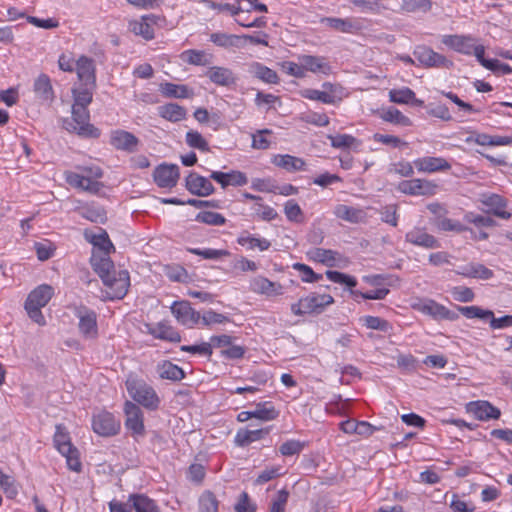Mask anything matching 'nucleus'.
Returning a JSON list of instances; mask_svg holds the SVG:
<instances>
[{
	"label": "nucleus",
	"instance_id": "f257e3e1",
	"mask_svg": "<svg viewBox=\"0 0 512 512\" xmlns=\"http://www.w3.org/2000/svg\"><path fill=\"white\" fill-rule=\"evenodd\" d=\"M109 254L103 251H92L90 263L107 288L106 298L122 299L128 292L130 276L127 270H115Z\"/></svg>",
	"mask_w": 512,
	"mask_h": 512
},
{
	"label": "nucleus",
	"instance_id": "f03ea898",
	"mask_svg": "<svg viewBox=\"0 0 512 512\" xmlns=\"http://www.w3.org/2000/svg\"><path fill=\"white\" fill-rule=\"evenodd\" d=\"M54 295V288L48 284H41L33 289L25 301V310L28 316L38 325L46 324L41 308L45 307Z\"/></svg>",
	"mask_w": 512,
	"mask_h": 512
},
{
	"label": "nucleus",
	"instance_id": "7ed1b4c3",
	"mask_svg": "<svg viewBox=\"0 0 512 512\" xmlns=\"http://www.w3.org/2000/svg\"><path fill=\"white\" fill-rule=\"evenodd\" d=\"M125 384L129 396L137 404L151 411L158 409L160 398L152 386L137 378H128Z\"/></svg>",
	"mask_w": 512,
	"mask_h": 512
},
{
	"label": "nucleus",
	"instance_id": "20e7f679",
	"mask_svg": "<svg viewBox=\"0 0 512 512\" xmlns=\"http://www.w3.org/2000/svg\"><path fill=\"white\" fill-rule=\"evenodd\" d=\"M71 118L63 120V127L68 132H74L85 138H98L100 130L90 123L88 108L72 106Z\"/></svg>",
	"mask_w": 512,
	"mask_h": 512
},
{
	"label": "nucleus",
	"instance_id": "39448f33",
	"mask_svg": "<svg viewBox=\"0 0 512 512\" xmlns=\"http://www.w3.org/2000/svg\"><path fill=\"white\" fill-rule=\"evenodd\" d=\"M53 442L56 449L66 458L68 468L80 472L82 465L78 457V450L71 443L69 432L64 425H56Z\"/></svg>",
	"mask_w": 512,
	"mask_h": 512
},
{
	"label": "nucleus",
	"instance_id": "423d86ee",
	"mask_svg": "<svg viewBox=\"0 0 512 512\" xmlns=\"http://www.w3.org/2000/svg\"><path fill=\"white\" fill-rule=\"evenodd\" d=\"M74 315L78 318V330L81 336L87 340L98 337L97 314L94 310L79 305L74 307Z\"/></svg>",
	"mask_w": 512,
	"mask_h": 512
},
{
	"label": "nucleus",
	"instance_id": "0eeeda50",
	"mask_svg": "<svg viewBox=\"0 0 512 512\" xmlns=\"http://www.w3.org/2000/svg\"><path fill=\"white\" fill-rule=\"evenodd\" d=\"M413 55L418 61V65L425 68H451L453 62L447 59L444 55L435 52L432 48L419 45L416 46Z\"/></svg>",
	"mask_w": 512,
	"mask_h": 512
},
{
	"label": "nucleus",
	"instance_id": "6e6552de",
	"mask_svg": "<svg viewBox=\"0 0 512 512\" xmlns=\"http://www.w3.org/2000/svg\"><path fill=\"white\" fill-rule=\"evenodd\" d=\"M92 428L98 435L109 437L118 433L120 430V423L115 419L113 414L107 411H102L93 416Z\"/></svg>",
	"mask_w": 512,
	"mask_h": 512
},
{
	"label": "nucleus",
	"instance_id": "1a4fd4ad",
	"mask_svg": "<svg viewBox=\"0 0 512 512\" xmlns=\"http://www.w3.org/2000/svg\"><path fill=\"white\" fill-rule=\"evenodd\" d=\"M124 412L126 416L125 426L132 431L134 436H143L145 433L144 417L140 407L131 401L124 404Z\"/></svg>",
	"mask_w": 512,
	"mask_h": 512
},
{
	"label": "nucleus",
	"instance_id": "9d476101",
	"mask_svg": "<svg viewBox=\"0 0 512 512\" xmlns=\"http://www.w3.org/2000/svg\"><path fill=\"white\" fill-rule=\"evenodd\" d=\"M437 185L425 179L403 180L398 184V190L407 195L431 196L436 193Z\"/></svg>",
	"mask_w": 512,
	"mask_h": 512
},
{
	"label": "nucleus",
	"instance_id": "9b49d317",
	"mask_svg": "<svg viewBox=\"0 0 512 512\" xmlns=\"http://www.w3.org/2000/svg\"><path fill=\"white\" fill-rule=\"evenodd\" d=\"M171 312L180 324L188 328L200 323V313L195 311L188 301H175L171 306Z\"/></svg>",
	"mask_w": 512,
	"mask_h": 512
},
{
	"label": "nucleus",
	"instance_id": "f8f14e48",
	"mask_svg": "<svg viewBox=\"0 0 512 512\" xmlns=\"http://www.w3.org/2000/svg\"><path fill=\"white\" fill-rule=\"evenodd\" d=\"M479 202L488 207L487 213L493 214L501 219L508 220L511 213L505 211L507 200L499 194L484 192L479 194Z\"/></svg>",
	"mask_w": 512,
	"mask_h": 512
},
{
	"label": "nucleus",
	"instance_id": "ddd939ff",
	"mask_svg": "<svg viewBox=\"0 0 512 512\" xmlns=\"http://www.w3.org/2000/svg\"><path fill=\"white\" fill-rule=\"evenodd\" d=\"M179 176V167L176 164H160L153 172L154 181L161 188L176 186Z\"/></svg>",
	"mask_w": 512,
	"mask_h": 512
},
{
	"label": "nucleus",
	"instance_id": "4468645a",
	"mask_svg": "<svg viewBox=\"0 0 512 512\" xmlns=\"http://www.w3.org/2000/svg\"><path fill=\"white\" fill-rule=\"evenodd\" d=\"M186 189L198 197H207L214 193L215 188L210 180L195 172H190L185 179Z\"/></svg>",
	"mask_w": 512,
	"mask_h": 512
},
{
	"label": "nucleus",
	"instance_id": "2eb2a0df",
	"mask_svg": "<svg viewBox=\"0 0 512 512\" xmlns=\"http://www.w3.org/2000/svg\"><path fill=\"white\" fill-rule=\"evenodd\" d=\"M110 144L117 150L133 153L137 150L139 139L131 132L117 129L110 134Z\"/></svg>",
	"mask_w": 512,
	"mask_h": 512
},
{
	"label": "nucleus",
	"instance_id": "dca6fc26",
	"mask_svg": "<svg viewBox=\"0 0 512 512\" xmlns=\"http://www.w3.org/2000/svg\"><path fill=\"white\" fill-rule=\"evenodd\" d=\"M405 240L413 245L426 249L440 248V242L431 234L427 233L425 228L414 227L405 235Z\"/></svg>",
	"mask_w": 512,
	"mask_h": 512
},
{
	"label": "nucleus",
	"instance_id": "f3484780",
	"mask_svg": "<svg viewBox=\"0 0 512 512\" xmlns=\"http://www.w3.org/2000/svg\"><path fill=\"white\" fill-rule=\"evenodd\" d=\"M250 290L267 297L283 294V286L280 283L270 281L263 276H256L250 281Z\"/></svg>",
	"mask_w": 512,
	"mask_h": 512
},
{
	"label": "nucleus",
	"instance_id": "a211bd4d",
	"mask_svg": "<svg viewBox=\"0 0 512 512\" xmlns=\"http://www.w3.org/2000/svg\"><path fill=\"white\" fill-rule=\"evenodd\" d=\"M474 41L470 35H443L441 38L445 46L464 55H472Z\"/></svg>",
	"mask_w": 512,
	"mask_h": 512
},
{
	"label": "nucleus",
	"instance_id": "6ab92c4d",
	"mask_svg": "<svg viewBox=\"0 0 512 512\" xmlns=\"http://www.w3.org/2000/svg\"><path fill=\"white\" fill-rule=\"evenodd\" d=\"M205 76L209 78V80L218 86L223 87H231L236 85L237 77L234 72L223 66H213L210 67L206 72Z\"/></svg>",
	"mask_w": 512,
	"mask_h": 512
},
{
	"label": "nucleus",
	"instance_id": "aec40b11",
	"mask_svg": "<svg viewBox=\"0 0 512 512\" xmlns=\"http://www.w3.org/2000/svg\"><path fill=\"white\" fill-rule=\"evenodd\" d=\"M75 64L79 81L83 83V85L96 86V68L94 60L82 55Z\"/></svg>",
	"mask_w": 512,
	"mask_h": 512
},
{
	"label": "nucleus",
	"instance_id": "412c9836",
	"mask_svg": "<svg viewBox=\"0 0 512 512\" xmlns=\"http://www.w3.org/2000/svg\"><path fill=\"white\" fill-rule=\"evenodd\" d=\"M159 17L153 14L142 16L140 20H133L129 22V29L138 36L143 37L145 40L154 38L153 25L157 23Z\"/></svg>",
	"mask_w": 512,
	"mask_h": 512
},
{
	"label": "nucleus",
	"instance_id": "4be33fe9",
	"mask_svg": "<svg viewBox=\"0 0 512 512\" xmlns=\"http://www.w3.org/2000/svg\"><path fill=\"white\" fill-rule=\"evenodd\" d=\"M33 91L36 98L42 103H52L55 94L51 83V79L48 75L42 73L35 80L33 84Z\"/></svg>",
	"mask_w": 512,
	"mask_h": 512
},
{
	"label": "nucleus",
	"instance_id": "5701e85b",
	"mask_svg": "<svg viewBox=\"0 0 512 512\" xmlns=\"http://www.w3.org/2000/svg\"><path fill=\"white\" fill-rule=\"evenodd\" d=\"M468 411L473 413L475 418L481 421L498 419L501 415L500 410L488 401L470 402L468 405Z\"/></svg>",
	"mask_w": 512,
	"mask_h": 512
},
{
	"label": "nucleus",
	"instance_id": "b1692460",
	"mask_svg": "<svg viewBox=\"0 0 512 512\" xmlns=\"http://www.w3.org/2000/svg\"><path fill=\"white\" fill-rule=\"evenodd\" d=\"M66 181L71 186L90 192L92 194H97L103 187L101 182L93 180L91 177H86L83 174L81 175L74 172H69L66 174Z\"/></svg>",
	"mask_w": 512,
	"mask_h": 512
},
{
	"label": "nucleus",
	"instance_id": "393cba45",
	"mask_svg": "<svg viewBox=\"0 0 512 512\" xmlns=\"http://www.w3.org/2000/svg\"><path fill=\"white\" fill-rule=\"evenodd\" d=\"M210 179L219 183L222 188H226L229 185L243 186L248 182L246 175L243 172L236 170H232L227 173L221 171H213L210 174Z\"/></svg>",
	"mask_w": 512,
	"mask_h": 512
},
{
	"label": "nucleus",
	"instance_id": "a878e982",
	"mask_svg": "<svg viewBox=\"0 0 512 512\" xmlns=\"http://www.w3.org/2000/svg\"><path fill=\"white\" fill-rule=\"evenodd\" d=\"M334 303V298L329 294L311 293L302 298L305 310L311 313H321L324 308Z\"/></svg>",
	"mask_w": 512,
	"mask_h": 512
},
{
	"label": "nucleus",
	"instance_id": "bb28decb",
	"mask_svg": "<svg viewBox=\"0 0 512 512\" xmlns=\"http://www.w3.org/2000/svg\"><path fill=\"white\" fill-rule=\"evenodd\" d=\"M455 273L466 278H475L480 280H489L494 276V272L491 269L476 262L460 266Z\"/></svg>",
	"mask_w": 512,
	"mask_h": 512
},
{
	"label": "nucleus",
	"instance_id": "cd10ccee",
	"mask_svg": "<svg viewBox=\"0 0 512 512\" xmlns=\"http://www.w3.org/2000/svg\"><path fill=\"white\" fill-rule=\"evenodd\" d=\"M334 215L350 223H362L367 220V213L364 209L355 208L345 204H338L334 208Z\"/></svg>",
	"mask_w": 512,
	"mask_h": 512
},
{
	"label": "nucleus",
	"instance_id": "c85d7f7f",
	"mask_svg": "<svg viewBox=\"0 0 512 512\" xmlns=\"http://www.w3.org/2000/svg\"><path fill=\"white\" fill-rule=\"evenodd\" d=\"M275 166L282 168L288 172H297V171H305L306 163L305 161L296 156H292L289 154H278L273 156L271 161Z\"/></svg>",
	"mask_w": 512,
	"mask_h": 512
},
{
	"label": "nucleus",
	"instance_id": "c756f323",
	"mask_svg": "<svg viewBox=\"0 0 512 512\" xmlns=\"http://www.w3.org/2000/svg\"><path fill=\"white\" fill-rule=\"evenodd\" d=\"M421 311L424 314L429 315L436 320L445 319V320L455 321L459 317L456 312L449 310L444 305L439 304L433 300H430L429 302L425 303L422 306Z\"/></svg>",
	"mask_w": 512,
	"mask_h": 512
},
{
	"label": "nucleus",
	"instance_id": "7c9ffc66",
	"mask_svg": "<svg viewBox=\"0 0 512 512\" xmlns=\"http://www.w3.org/2000/svg\"><path fill=\"white\" fill-rule=\"evenodd\" d=\"M414 164L418 171L433 173L436 171H445L451 168V165L441 157H423L416 159Z\"/></svg>",
	"mask_w": 512,
	"mask_h": 512
},
{
	"label": "nucleus",
	"instance_id": "2f4dec72",
	"mask_svg": "<svg viewBox=\"0 0 512 512\" xmlns=\"http://www.w3.org/2000/svg\"><path fill=\"white\" fill-rule=\"evenodd\" d=\"M248 72L255 78L267 84H278L279 77L276 71L265 66L260 62H252L249 64Z\"/></svg>",
	"mask_w": 512,
	"mask_h": 512
},
{
	"label": "nucleus",
	"instance_id": "473e14b6",
	"mask_svg": "<svg viewBox=\"0 0 512 512\" xmlns=\"http://www.w3.org/2000/svg\"><path fill=\"white\" fill-rule=\"evenodd\" d=\"M299 61L302 64L303 71H310L313 73L329 74L331 71L330 65L323 57L312 55H301Z\"/></svg>",
	"mask_w": 512,
	"mask_h": 512
},
{
	"label": "nucleus",
	"instance_id": "72a5a7b5",
	"mask_svg": "<svg viewBox=\"0 0 512 512\" xmlns=\"http://www.w3.org/2000/svg\"><path fill=\"white\" fill-rule=\"evenodd\" d=\"M389 99L396 104H412L415 106H422L423 100L417 99L413 90L408 87L401 89H392L389 91Z\"/></svg>",
	"mask_w": 512,
	"mask_h": 512
},
{
	"label": "nucleus",
	"instance_id": "f704fd0d",
	"mask_svg": "<svg viewBox=\"0 0 512 512\" xmlns=\"http://www.w3.org/2000/svg\"><path fill=\"white\" fill-rule=\"evenodd\" d=\"M128 503L136 512H161L155 501L144 494L129 495Z\"/></svg>",
	"mask_w": 512,
	"mask_h": 512
},
{
	"label": "nucleus",
	"instance_id": "c9c22d12",
	"mask_svg": "<svg viewBox=\"0 0 512 512\" xmlns=\"http://www.w3.org/2000/svg\"><path fill=\"white\" fill-rule=\"evenodd\" d=\"M307 255L313 261L320 262L328 267H335L337 266L339 253L331 249L313 248L308 251Z\"/></svg>",
	"mask_w": 512,
	"mask_h": 512
},
{
	"label": "nucleus",
	"instance_id": "e433bc0d",
	"mask_svg": "<svg viewBox=\"0 0 512 512\" xmlns=\"http://www.w3.org/2000/svg\"><path fill=\"white\" fill-rule=\"evenodd\" d=\"M85 238L93 245L92 251L111 253V251L115 250L107 232L103 229H99V233L97 234L85 232Z\"/></svg>",
	"mask_w": 512,
	"mask_h": 512
},
{
	"label": "nucleus",
	"instance_id": "4c0bfd02",
	"mask_svg": "<svg viewBox=\"0 0 512 512\" xmlns=\"http://www.w3.org/2000/svg\"><path fill=\"white\" fill-rule=\"evenodd\" d=\"M269 433L268 429H239L236 433L234 442L239 447H246L252 442L261 440Z\"/></svg>",
	"mask_w": 512,
	"mask_h": 512
},
{
	"label": "nucleus",
	"instance_id": "58836bf2",
	"mask_svg": "<svg viewBox=\"0 0 512 512\" xmlns=\"http://www.w3.org/2000/svg\"><path fill=\"white\" fill-rule=\"evenodd\" d=\"M210 41L215 45L229 49V48H243V37L235 34L227 33H212L210 35Z\"/></svg>",
	"mask_w": 512,
	"mask_h": 512
},
{
	"label": "nucleus",
	"instance_id": "ea45409f",
	"mask_svg": "<svg viewBox=\"0 0 512 512\" xmlns=\"http://www.w3.org/2000/svg\"><path fill=\"white\" fill-rule=\"evenodd\" d=\"M160 92L165 97L177 99L191 98L194 95L193 91L186 85L174 84L170 82L160 84Z\"/></svg>",
	"mask_w": 512,
	"mask_h": 512
},
{
	"label": "nucleus",
	"instance_id": "a19ab883",
	"mask_svg": "<svg viewBox=\"0 0 512 512\" xmlns=\"http://www.w3.org/2000/svg\"><path fill=\"white\" fill-rule=\"evenodd\" d=\"M158 113L162 118L170 122L182 121L187 115L186 109L176 103H169L160 106L158 108Z\"/></svg>",
	"mask_w": 512,
	"mask_h": 512
},
{
	"label": "nucleus",
	"instance_id": "79ce46f5",
	"mask_svg": "<svg viewBox=\"0 0 512 512\" xmlns=\"http://www.w3.org/2000/svg\"><path fill=\"white\" fill-rule=\"evenodd\" d=\"M237 243L251 250L258 248L260 251H266L271 246V242L269 240L265 238H257L247 231H244L239 235Z\"/></svg>",
	"mask_w": 512,
	"mask_h": 512
},
{
	"label": "nucleus",
	"instance_id": "37998d69",
	"mask_svg": "<svg viewBox=\"0 0 512 512\" xmlns=\"http://www.w3.org/2000/svg\"><path fill=\"white\" fill-rule=\"evenodd\" d=\"M331 29L343 33H353L359 29V25L348 18L326 17L321 20Z\"/></svg>",
	"mask_w": 512,
	"mask_h": 512
},
{
	"label": "nucleus",
	"instance_id": "c03bdc74",
	"mask_svg": "<svg viewBox=\"0 0 512 512\" xmlns=\"http://www.w3.org/2000/svg\"><path fill=\"white\" fill-rule=\"evenodd\" d=\"M158 374L162 379L172 381H180L185 377V373L181 367L170 361H164L157 367Z\"/></svg>",
	"mask_w": 512,
	"mask_h": 512
},
{
	"label": "nucleus",
	"instance_id": "a18cd8bd",
	"mask_svg": "<svg viewBox=\"0 0 512 512\" xmlns=\"http://www.w3.org/2000/svg\"><path fill=\"white\" fill-rule=\"evenodd\" d=\"M96 86L92 85H83L80 88H75L72 90L74 103L72 106L87 108L88 105L92 102L93 99V91Z\"/></svg>",
	"mask_w": 512,
	"mask_h": 512
},
{
	"label": "nucleus",
	"instance_id": "49530a36",
	"mask_svg": "<svg viewBox=\"0 0 512 512\" xmlns=\"http://www.w3.org/2000/svg\"><path fill=\"white\" fill-rule=\"evenodd\" d=\"M474 143L481 146H505L512 144V137L491 136L486 133H475Z\"/></svg>",
	"mask_w": 512,
	"mask_h": 512
},
{
	"label": "nucleus",
	"instance_id": "de8ad7c7",
	"mask_svg": "<svg viewBox=\"0 0 512 512\" xmlns=\"http://www.w3.org/2000/svg\"><path fill=\"white\" fill-rule=\"evenodd\" d=\"M181 59L191 65L207 66L211 62V56H208L202 50L190 49L181 54Z\"/></svg>",
	"mask_w": 512,
	"mask_h": 512
},
{
	"label": "nucleus",
	"instance_id": "09e8293b",
	"mask_svg": "<svg viewBox=\"0 0 512 512\" xmlns=\"http://www.w3.org/2000/svg\"><path fill=\"white\" fill-rule=\"evenodd\" d=\"M431 0H402L400 9L407 13H427L432 9Z\"/></svg>",
	"mask_w": 512,
	"mask_h": 512
},
{
	"label": "nucleus",
	"instance_id": "8fccbe9b",
	"mask_svg": "<svg viewBox=\"0 0 512 512\" xmlns=\"http://www.w3.org/2000/svg\"><path fill=\"white\" fill-rule=\"evenodd\" d=\"M152 334L157 339L168 340L170 342H179L181 340L180 334L172 327L159 323L157 327L150 329Z\"/></svg>",
	"mask_w": 512,
	"mask_h": 512
},
{
	"label": "nucleus",
	"instance_id": "3c124183",
	"mask_svg": "<svg viewBox=\"0 0 512 512\" xmlns=\"http://www.w3.org/2000/svg\"><path fill=\"white\" fill-rule=\"evenodd\" d=\"M278 411L271 402H263L256 405L253 410V418L264 421L274 420L278 417Z\"/></svg>",
	"mask_w": 512,
	"mask_h": 512
},
{
	"label": "nucleus",
	"instance_id": "603ef678",
	"mask_svg": "<svg viewBox=\"0 0 512 512\" xmlns=\"http://www.w3.org/2000/svg\"><path fill=\"white\" fill-rule=\"evenodd\" d=\"M381 118L386 121L400 126H410L411 120L405 116L400 110L389 107L381 114Z\"/></svg>",
	"mask_w": 512,
	"mask_h": 512
},
{
	"label": "nucleus",
	"instance_id": "864d4df0",
	"mask_svg": "<svg viewBox=\"0 0 512 512\" xmlns=\"http://www.w3.org/2000/svg\"><path fill=\"white\" fill-rule=\"evenodd\" d=\"M457 310L468 319L478 318L488 321V318L492 317L491 310L483 309L479 306H457Z\"/></svg>",
	"mask_w": 512,
	"mask_h": 512
},
{
	"label": "nucleus",
	"instance_id": "5fc2aeb1",
	"mask_svg": "<svg viewBox=\"0 0 512 512\" xmlns=\"http://www.w3.org/2000/svg\"><path fill=\"white\" fill-rule=\"evenodd\" d=\"M198 505L199 512H218L219 501L213 492L206 490L199 497Z\"/></svg>",
	"mask_w": 512,
	"mask_h": 512
},
{
	"label": "nucleus",
	"instance_id": "6e6d98bb",
	"mask_svg": "<svg viewBox=\"0 0 512 512\" xmlns=\"http://www.w3.org/2000/svg\"><path fill=\"white\" fill-rule=\"evenodd\" d=\"M186 144L194 149H198L202 152H209V144L207 140L195 130H190L185 135Z\"/></svg>",
	"mask_w": 512,
	"mask_h": 512
},
{
	"label": "nucleus",
	"instance_id": "4d7b16f0",
	"mask_svg": "<svg viewBox=\"0 0 512 512\" xmlns=\"http://www.w3.org/2000/svg\"><path fill=\"white\" fill-rule=\"evenodd\" d=\"M188 252L201 256L204 259L208 260H218L223 257H229L230 252L225 249H212V248H206V249H200V248H188Z\"/></svg>",
	"mask_w": 512,
	"mask_h": 512
},
{
	"label": "nucleus",
	"instance_id": "13d9d810",
	"mask_svg": "<svg viewBox=\"0 0 512 512\" xmlns=\"http://www.w3.org/2000/svg\"><path fill=\"white\" fill-rule=\"evenodd\" d=\"M195 221L207 225L221 226L226 223V218L222 214L217 212L202 211L196 215Z\"/></svg>",
	"mask_w": 512,
	"mask_h": 512
},
{
	"label": "nucleus",
	"instance_id": "bf43d9fd",
	"mask_svg": "<svg viewBox=\"0 0 512 512\" xmlns=\"http://www.w3.org/2000/svg\"><path fill=\"white\" fill-rule=\"evenodd\" d=\"M434 225L437 229L441 231H453V232H463L468 230V227L461 224L459 221H455L449 218H437L434 222Z\"/></svg>",
	"mask_w": 512,
	"mask_h": 512
},
{
	"label": "nucleus",
	"instance_id": "052dcab7",
	"mask_svg": "<svg viewBox=\"0 0 512 512\" xmlns=\"http://www.w3.org/2000/svg\"><path fill=\"white\" fill-rule=\"evenodd\" d=\"M325 275L330 281L334 283L345 284L350 288L355 287L357 285V280L355 277L338 271L327 270L325 272Z\"/></svg>",
	"mask_w": 512,
	"mask_h": 512
},
{
	"label": "nucleus",
	"instance_id": "680f3d73",
	"mask_svg": "<svg viewBox=\"0 0 512 512\" xmlns=\"http://www.w3.org/2000/svg\"><path fill=\"white\" fill-rule=\"evenodd\" d=\"M302 96L310 100L320 101L324 104H333L335 102L333 95L317 89H306L302 92Z\"/></svg>",
	"mask_w": 512,
	"mask_h": 512
},
{
	"label": "nucleus",
	"instance_id": "e2e57ef3",
	"mask_svg": "<svg viewBox=\"0 0 512 512\" xmlns=\"http://www.w3.org/2000/svg\"><path fill=\"white\" fill-rule=\"evenodd\" d=\"M229 321L230 319L228 316L221 313H217L213 310H208L202 316L200 315V323L203 326H210L212 324H223Z\"/></svg>",
	"mask_w": 512,
	"mask_h": 512
},
{
	"label": "nucleus",
	"instance_id": "0e129e2a",
	"mask_svg": "<svg viewBox=\"0 0 512 512\" xmlns=\"http://www.w3.org/2000/svg\"><path fill=\"white\" fill-rule=\"evenodd\" d=\"M293 268L300 272L301 279L303 282L313 283L318 282L322 279L321 274L315 273L311 267L302 263H295Z\"/></svg>",
	"mask_w": 512,
	"mask_h": 512
},
{
	"label": "nucleus",
	"instance_id": "69168bd1",
	"mask_svg": "<svg viewBox=\"0 0 512 512\" xmlns=\"http://www.w3.org/2000/svg\"><path fill=\"white\" fill-rule=\"evenodd\" d=\"M363 323L369 329L382 332H388L391 328V324L387 320L377 316H366L363 318Z\"/></svg>",
	"mask_w": 512,
	"mask_h": 512
},
{
	"label": "nucleus",
	"instance_id": "338daca9",
	"mask_svg": "<svg viewBox=\"0 0 512 512\" xmlns=\"http://www.w3.org/2000/svg\"><path fill=\"white\" fill-rule=\"evenodd\" d=\"M451 295L454 300L463 303L471 302L475 298L473 290L466 286H457L452 288Z\"/></svg>",
	"mask_w": 512,
	"mask_h": 512
},
{
	"label": "nucleus",
	"instance_id": "774afa93",
	"mask_svg": "<svg viewBox=\"0 0 512 512\" xmlns=\"http://www.w3.org/2000/svg\"><path fill=\"white\" fill-rule=\"evenodd\" d=\"M234 509L236 512H256L257 506L250 501L247 492H242Z\"/></svg>",
	"mask_w": 512,
	"mask_h": 512
}]
</instances>
